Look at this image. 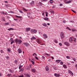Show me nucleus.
Returning a JSON list of instances; mask_svg holds the SVG:
<instances>
[{
  "mask_svg": "<svg viewBox=\"0 0 77 77\" xmlns=\"http://www.w3.org/2000/svg\"><path fill=\"white\" fill-rule=\"evenodd\" d=\"M70 42L72 43H75V38H74L73 37H71L69 39Z\"/></svg>",
  "mask_w": 77,
  "mask_h": 77,
  "instance_id": "f257e3e1",
  "label": "nucleus"
},
{
  "mask_svg": "<svg viewBox=\"0 0 77 77\" xmlns=\"http://www.w3.org/2000/svg\"><path fill=\"white\" fill-rule=\"evenodd\" d=\"M15 41L16 42L17 44L18 43L19 44H20L22 42V41L21 40L18 39L17 38L15 39Z\"/></svg>",
  "mask_w": 77,
  "mask_h": 77,
  "instance_id": "f03ea898",
  "label": "nucleus"
},
{
  "mask_svg": "<svg viewBox=\"0 0 77 77\" xmlns=\"http://www.w3.org/2000/svg\"><path fill=\"white\" fill-rule=\"evenodd\" d=\"M37 32V31L36 30L34 29H31L30 31V32L31 33H32L33 34L34 33H35L36 32Z\"/></svg>",
  "mask_w": 77,
  "mask_h": 77,
  "instance_id": "7ed1b4c3",
  "label": "nucleus"
},
{
  "mask_svg": "<svg viewBox=\"0 0 77 77\" xmlns=\"http://www.w3.org/2000/svg\"><path fill=\"white\" fill-rule=\"evenodd\" d=\"M64 44L65 45H66V46H70V44H69V42H64Z\"/></svg>",
  "mask_w": 77,
  "mask_h": 77,
  "instance_id": "20e7f679",
  "label": "nucleus"
},
{
  "mask_svg": "<svg viewBox=\"0 0 77 77\" xmlns=\"http://www.w3.org/2000/svg\"><path fill=\"white\" fill-rule=\"evenodd\" d=\"M60 36L61 39H63V38H64V34H63V33L61 32Z\"/></svg>",
  "mask_w": 77,
  "mask_h": 77,
  "instance_id": "39448f33",
  "label": "nucleus"
},
{
  "mask_svg": "<svg viewBox=\"0 0 77 77\" xmlns=\"http://www.w3.org/2000/svg\"><path fill=\"white\" fill-rule=\"evenodd\" d=\"M17 51L18 53H21L22 52V51L20 48L18 49Z\"/></svg>",
  "mask_w": 77,
  "mask_h": 77,
  "instance_id": "423d86ee",
  "label": "nucleus"
},
{
  "mask_svg": "<svg viewBox=\"0 0 77 77\" xmlns=\"http://www.w3.org/2000/svg\"><path fill=\"white\" fill-rule=\"evenodd\" d=\"M10 41H11V44H12L14 42V41L13 40V38H11L10 39Z\"/></svg>",
  "mask_w": 77,
  "mask_h": 77,
  "instance_id": "0eeeda50",
  "label": "nucleus"
},
{
  "mask_svg": "<svg viewBox=\"0 0 77 77\" xmlns=\"http://www.w3.org/2000/svg\"><path fill=\"white\" fill-rule=\"evenodd\" d=\"M54 75L55 76V77H60V74H59L55 73L54 74Z\"/></svg>",
  "mask_w": 77,
  "mask_h": 77,
  "instance_id": "6e6552de",
  "label": "nucleus"
},
{
  "mask_svg": "<svg viewBox=\"0 0 77 77\" xmlns=\"http://www.w3.org/2000/svg\"><path fill=\"white\" fill-rule=\"evenodd\" d=\"M45 69L46 71H49V67H48V66H46L45 68Z\"/></svg>",
  "mask_w": 77,
  "mask_h": 77,
  "instance_id": "1a4fd4ad",
  "label": "nucleus"
},
{
  "mask_svg": "<svg viewBox=\"0 0 77 77\" xmlns=\"http://www.w3.org/2000/svg\"><path fill=\"white\" fill-rule=\"evenodd\" d=\"M23 44L24 45H25L26 47H28L29 45V44L27 43H23Z\"/></svg>",
  "mask_w": 77,
  "mask_h": 77,
  "instance_id": "9d476101",
  "label": "nucleus"
},
{
  "mask_svg": "<svg viewBox=\"0 0 77 77\" xmlns=\"http://www.w3.org/2000/svg\"><path fill=\"white\" fill-rule=\"evenodd\" d=\"M37 42L38 44H42V42H41V41L40 40H38Z\"/></svg>",
  "mask_w": 77,
  "mask_h": 77,
  "instance_id": "9b49d317",
  "label": "nucleus"
},
{
  "mask_svg": "<svg viewBox=\"0 0 77 77\" xmlns=\"http://www.w3.org/2000/svg\"><path fill=\"white\" fill-rule=\"evenodd\" d=\"M43 36H44V38L45 39H46V38H47V37H48V36L47 35L45 34H44L43 35Z\"/></svg>",
  "mask_w": 77,
  "mask_h": 77,
  "instance_id": "f8f14e48",
  "label": "nucleus"
},
{
  "mask_svg": "<svg viewBox=\"0 0 77 77\" xmlns=\"http://www.w3.org/2000/svg\"><path fill=\"white\" fill-rule=\"evenodd\" d=\"M31 71H32V72H35V71H36V70L35 69H31Z\"/></svg>",
  "mask_w": 77,
  "mask_h": 77,
  "instance_id": "ddd939ff",
  "label": "nucleus"
},
{
  "mask_svg": "<svg viewBox=\"0 0 77 77\" xmlns=\"http://www.w3.org/2000/svg\"><path fill=\"white\" fill-rule=\"evenodd\" d=\"M31 39L32 41H33V40L36 39V38L35 37H32L31 38Z\"/></svg>",
  "mask_w": 77,
  "mask_h": 77,
  "instance_id": "4468645a",
  "label": "nucleus"
},
{
  "mask_svg": "<svg viewBox=\"0 0 77 77\" xmlns=\"http://www.w3.org/2000/svg\"><path fill=\"white\" fill-rule=\"evenodd\" d=\"M24 75H26V76H25L24 77H30V75L28 74H24Z\"/></svg>",
  "mask_w": 77,
  "mask_h": 77,
  "instance_id": "2eb2a0df",
  "label": "nucleus"
},
{
  "mask_svg": "<svg viewBox=\"0 0 77 77\" xmlns=\"http://www.w3.org/2000/svg\"><path fill=\"white\" fill-rule=\"evenodd\" d=\"M56 62H57V63H59V62H61V60H56L55 61Z\"/></svg>",
  "mask_w": 77,
  "mask_h": 77,
  "instance_id": "dca6fc26",
  "label": "nucleus"
},
{
  "mask_svg": "<svg viewBox=\"0 0 77 77\" xmlns=\"http://www.w3.org/2000/svg\"><path fill=\"white\" fill-rule=\"evenodd\" d=\"M30 30V28H27L26 29V32H28V31H29Z\"/></svg>",
  "mask_w": 77,
  "mask_h": 77,
  "instance_id": "f3484780",
  "label": "nucleus"
},
{
  "mask_svg": "<svg viewBox=\"0 0 77 77\" xmlns=\"http://www.w3.org/2000/svg\"><path fill=\"white\" fill-rule=\"evenodd\" d=\"M9 72L11 73H13L14 72V71L13 70H12L9 69Z\"/></svg>",
  "mask_w": 77,
  "mask_h": 77,
  "instance_id": "a211bd4d",
  "label": "nucleus"
},
{
  "mask_svg": "<svg viewBox=\"0 0 77 77\" xmlns=\"http://www.w3.org/2000/svg\"><path fill=\"white\" fill-rule=\"evenodd\" d=\"M15 17H17V18H22V17L21 16H18L17 15H15Z\"/></svg>",
  "mask_w": 77,
  "mask_h": 77,
  "instance_id": "6ab92c4d",
  "label": "nucleus"
},
{
  "mask_svg": "<svg viewBox=\"0 0 77 77\" xmlns=\"http://www.w3.org/2000/svg\"><path fill=\"white\" fill-rule=\"evenodd\" d=\"M63 66L65 68H66V69L67 68V66L66 65H64V64L63 65Z\"/></svg>",
  "mask_w": 77,
  "mask_h": 77,
  "instance_id": "aec40b11",
  "label": "nucleus"
},
{
  "mask_svg": "<svg viewBox=\"0 0 77 77\" xmlns=\"http://www.w3.org/2000/svg\"><path fill=\"white\" fill-rule=\"evenodd\" d=\"M52 67L54 68L55 70H57V69L56 67L54 66H53Z\"/></svg>",
  "mask_w": 77,
  "mask_h": 77,
  "instance_id": "412c9836",
  "label": "nucleus"
},
{
  "mask_svg": "<svg viewBox=\"0 0 77 77\" xmlns=\"http://www.w3.org/2000/svg\"><path fill=\"white\" fill-rule=\"evenodd\" d=\"M5 58L7 59V60H9V56H7L5 57Z\"/></svg>",
  "mask_w": 77,
  "mask_h": 77,
  "instance_id": "4be33fe9",
  "label": "nucleus"
},
{
  "mask_svg": "<svg viewBox=\"0 0 77 77\" xmlns=\"http://www.w3.org/2000/svg\"><path fill=\"white\" fill-rule=\"evenodd\" d=\"M31 4L32 5V6H33L34 5V4H35V3L34 1H32V2L31 3Z\"/></svg>",
  "mask_w": 77,
  "mask_h": 77,
  "instance_id": "5701e85b",
  "label": "nucleus"
},
{
  "mask_svg": "<svg viewBox=\"0 0 77 77\" xmlns=\"http://www.w3.org/2000/svg\"><path fill=\"white\" fill-rule=\"evenodd\" d=\"M23 11H28V10H27L26 9V8H23Z\"/></svg>",
  "mask_w": 77,
  "mask_h": 77,
  "instance_id": "b1692460",
  "label": "nucleus"
},
{
  "mask_svg": "<svg viewBox=\"0 0 77 77\" xmlns=\"http://www.w3.org/2000/svg\"><path fill=\"white\" fill-rule=\"evenodd\" d=\"M54 42H55V43H58V41H57L56 39H54Z\"/></svg>",
  "mask_w": 77,
  "mask_h": 77,
  "instance_id": "393cba45",
  "label": "nucleus"
},
{
  "mask_svg": "<svg viewBox=\"0 0 77 77\" xmlns=\"http://www.w3.org/2000/svg\"><path fill=\"white\" fill-rule=\"evenodd\" d=\"M44 20H46V21H47L48 20V17L45 18H44Z\"/></svg>",
  "mask_w": 77,
  "mask_h": 77,
  "instance_id": "a878e982",
  "label": "nucleus"
},
{
  "mask_svg": "<svg viewBox=\"0 0 77 77\" xmlns=\"http://www.w3.org/2000/svg\"><path fill=\"white\" fill-rule=\"evenodd\" d=\"M71 2V1H67L66 2V3L67 4V3H70Z\"/></svg>",
  "mask_w": 77,
  "mask_h": 77,
  "instance_id": "bb28decb",
  "label": "nucleus"
},
{
  "mask_svg": "<svg viewBox=\"0 0 77 77\" xmlns=\"http://www.w3.org/2000/svg\"><path fill=\"white\" fill-rule=\"evenodd\" d=\"M72 32H75V31H76V29H72Z\"/></svg>",
  "mask_w": 77,
  "mask_h": 77,
  "instance_id": "cd10ccee",
  "label": "nucleus"
},
{
  "mask_svg": "<svg viewBox=\"0 0 77 77\" xmlns=\"http://www.w3.org/2000/svg\"><path fill=\"white\" fill-rule=\"evenodd\" d=\"M42 25L43 26H45V27H46V26H47V24L45 23H44Z\"/></svg>",
  "mask_w": 77,
  "mask_h": 77,
  "instance_id": "c85d7f7f",
  "label": "nucleus"
},
{
  "mask_svg": "<svg viewBox=\"0 0 77 77\" xmlns=\"http://www.w3.org/2000/svg\"><path fill=\"white\" fill-rule=\"evenodd\" d=\"M51 14H52V15H54V11H50Z\"/></svg>",
  "mask_w": 77,
  "mask_h": 77,
  "instance_id": "c756f323",
  "label": "nucleus"
},
{
  "mask_svg": "<svg viewBox=\"0 0 77 77\" xmlns=\"http://www.w3.org/2000/svg\"><path fill=\"white\" fill-rule=\"evenodd\" d=\"M2 19L3 21H5V17H2Z\"/></svg>",
  "mask_w": 77,
  "mask_h": 77,
  "instance_id": "7c9ffc66",
  "label": "nucleus"
},
{
  "mask_svg": "<svg viewBox=\"0 0 77 77\" xmlns=\"http://www.w3.org/2000/svg\"><path fill=\"white\" fill-rule=\"evenodd\" d=\"M50 3H53V0H50Z\"/></svg>",
  "mask_w": 77,
  "mask_h": 77,
  "instance_id": "2f4dec72",
  "label": "nucleus"
},
{
  "mask_svg": "<svg viewBox=\"0 0 77 77\" xmlns=\"http://www.w3.org/2000/svg\"><path fill=\"white\" fill-rule=\"evenodd\" d=\"M23 67V66H20L19 68V69H21V68Z\"/></svg>",
  "mask_w": 77,
  "mask_h": 77,
  "instance_id": "473e14b6",
  "label": "nucleus"
},
{
  "mask_svg": "<svg viewBox=\"0 0 77 77\" xmlns=\"http://www.w3.org/2000/svg\"><path fill=\"white\" fill-rule=\"evenodd\" d=\"M24 70V69L23 68H22L20 70V72H21V71H23Z\"/></svg>",
  "mask_w": 77,
  "mask_h": 77,
  "instance_id": "72a5a7b5",
  "label": "nucleus"
},
{
  "mask_svg": "<svg viewBox=\"0 0 77 77\" xmlns=\"http://www.w3.org/2000/svg\"><path fill=\"white\" fill-rule=\"evenodd\" d=\"M66 29H67L68 30H70V31H71V29H70L68 27H67L66 28Z\"/></svg>",
  "mask_w": 77,
  "mask_h": 77,
  "instance_id": "f704fd0d",
  "label": "nucleus"
},
{
  "mask_svg": "<svg viewBox=\"0 0 77 77\" xmlns=\"http://www.w3.org/2000/svg\"><path fill=\"white\" fill-rule=\"evenodd\" d=\"M66 58L67 59H70V57L68 56H66Z\"/></svg>",
  "mask_w": 77,
  "mask_h": 77,
  "instance_id": "c9c22d12",
  "label": "nucleus"
},
{
  "mask_svg": "<svg viewBox=\"0 0 77 77\" xmlns=\"http://www.w3.org/2000/svg\"><path fill=\"white\" fill-rule=\"evenodd\" d=\"M31 62H32V64H33V65H34V64H35V62H33V61H32V60H31Z\"/></svg>",
  "mask_w": 77,
  "mask_h": 77,
  "instance_id": "e433bc0d",
  "label": "nucleus"
},
{
  "mask_svg": "<svg viewBox=\"0 0 77 77\" xmlns=\"http://www.w3.org/2000/svg\"><path fill=\"white\" fill-rule=\"evenodd\" d=\"M46 17H48V13L47 12H45Z\"/></svg>",
  "mask_w": 77,
  "mask_h": 77,
  "instance_id": "4c0bfd02",
  "label": "nucleus"
},
{
  "mask_svg": "<svg viewBox=\"0 0 77 77\" xmlns=\"http://www.w3.org/2000/svg\"><path fill=\"white\" fill-rule=\"evenodd\" d=\"M8 30H13V28H10L8 29Z\"/></svg>",
  "mask_w": 77,
  "mask_h": 77,
  "instance_id": "58836bf2",
  "label": "nucleus"
},
{
  "mask_svg": "<svg viewBox=\"0 0 77 77\" xmlns=\"http://www.w3.org/2000/svg\"><path fill=\"white\" fill-rule=\"evenodd\" d=\"M60 64L61 65H63V62H60Z\"/></svg>",
  "mask_w": 77,
  "mask_h": 77,
  "instance_id": "ea45409f",
  "label": "nucleus"
},
{
  "mask_svg": "<svg viewBox=\"0 0 77 77\" xmlns=\"http://www.w3.org/2000/svg\"><path fill=\"white\" fill-rule=\"evenodd\" d=\"M24 76L23 75H20L19 76V77H23Z\"/></svg>",
  "mask_w": 77,
  "mask_h": 77,
  "instance_id": "a19ab883",
  "label": "nucleus"
},
{
  "mask_svg": "<svg viewBox=\"0 0 77 77\" xmlns=\"http://www.w3.org/2000/svg\"><path fill=\"white\" fill-rule=\"evenodd\" d=\"M73 60L74 61V62H75L76 61V59H75V58H72Z\"/></svg>",
  "mask_w": 77,
  "mask_h": 77,
  "instance_id": "79ce46f5",
  "label": "nucleus"
},
{
  "mask_svg": "<svg viewBox=\"0 0 77 77\" xmlns=\"http://www.w3.org/2000/svg\"><path fill=\"white\" fill-rule=\"evenodd\" d=\"M11 74H8L7 76H9V77H10V76H11Z\"/></svg>",
  "mask_w": 77,
  "mask_h": 77,
  "instance_id": "37998d69",
  "label": "nucleus"
},
{
  "mask_svg": "<svg viewBox=\"0 0 77 77\" xmlns=\"http://www.w3.org/2000/svg\"><path fill=\"white\" fill-rule=\"evenodd\" d=\"M11 49L9 48L8 49L7 51H9V52H10V51H11Z\"/></svg>",
  "mask_w": 77,
  "mask_h": 77,
  "instance_id": "c03bdc74",
  "label": "nucleus"
},
{
  "mask_svg": "<svg viewBox=\"0 0 77 77\" xmlns=\"http://www.w3.org/2000/svg\"><path fill=\"white\" fill-rule=\"evenodd\" d=\"M19 11L20 12V13H21V14H23V11H22L21 10H19Z\"/></svg>",
  "mask_w": 77,
  "mask_h": 77,
  "instance_id": "a18cd8bd",
  "label": "nucleus"
},
{
  "mask_svg": "<svg viewBox=\"0 0 77 77\" xmlns=\"http://www.w3.org/2000/svg\"><path fill=\"white\" fill-rule=\"evenodd\" d=\"M1 53H4V52L3 51V50H1Z\"/></svg>",
  "mask_w": 77,
  "mask_h": 77,
  "instance_id": "49530a36",
  "label": "nucleus"
},
{
  "mask_svg": "<svg viewBox=\"0 0 77 77\" xmlns=\"http://www.w3.org/2000/svg\"><path fill=\"white\" fill-rule=\"evenodd\" d=\"M47 0H42L41 1L42 2H47Z\"/></svg>",
  "mask_w": 77,
  "mask_h": 77,
  "instance_id": "de8ad7c7",
  "label": "nucleus"
},
{
  "mask_svg": "<svg viewBox=\"0 0 77 77\" xmlns=\"http://www.w3.org/2000/svg\"><path fill=\"white\" fill-rule=\"evenodd\" d=\"M14 62H15V63H16V64H17V60H15V61H14Z\"/></svg>",
  "mask_w": 77,
  "mask_h": 77,
  "instance_id": "09e8293b",
  "label": "nucleus"
},
{
  "mask_svg": "<svg viewBox=\"0 0 77 77\" xmlns=\"http://www.w3.org/2000/svg\"><path fill=\"white\" fill-rule=\"evenodd\" d=\"M63 23H66V21H65V20H64L63 21Z\"/></svg>",
  "mask_w": 77,
  "mask_h": 77,
  "instance_id": "8fccbe9b",
  "label": "nucleus"
},
{
  "mask_svg": "<svg viewBox=\"0 0 77 77\" xmlns=\"http://www.w3.org/2000/svg\"><path fill=\"white\" fill-rule=\"evenodd\" d=\"M4 14L5 15H8V13L6 12H4Z\"/></svg>",
  "mask_w": 77,
  "mask_h": 77,
  "instance_id": "3c124183",
  "label": "nucleus"
},
{
  "mask_svg": "<svg viewBox=\"0 0 77 77\" xmlns=\"http://www.w3.org/2000/svg\"><path fill=\"white\" fill-rule=\"evenodd\" d=\"M68 71L69 73H71V72H72V71H71L70 70H69Z\"/></svg>",
  "mask_w": 77,
  "mask_h": 77,
  "instance_id": "603ef678",
  "label": "nucleus"
},
{
  "mask_svg": "<svg viewBox=\"0 0 77 77\" xmlns=\"http://www.w3.org/2000/svg\"><path fill=\"white\" fill-rule=\"evenodd\" d=\"M45 55H46V56H50V55L49 54H46Z\"/></svg>",
  "mask_w": 77,
  "mask_h": 77,
  "instance_id": "864d4df0",
  "label": "nucleus"
},
{
  "mask_svg": "<svg viewBox=\"0 0 77 77\" xmlns=\"http://www.w3.org/2000/svg\"><path fill=\"white\" fill-rule=\"evenodd\" d=\"M59 45H60V46H62V43H59Z\"/></svg>",
  "mask_w": 77,
  "mask_h": 77,
  "instance_id": "5fc2aeb1",
  "label": "nucleus"
},
{
  "mask_svg": "<svg viewBox=\"0 0 77 77\" xmlns=\"http://www.w3.org/2000/svg\"><path fill=\"white\" fill-rule=\"evenodd\" d=\"M35 59H37V60H38V57H37L35 56Z\"/></svg>",
  "mask_w": 77,
  "mask_h": 77,
  "instance_id": "6e6d98bb",
  "label": "nucleus"
},
{
  "mask_svg": "<svg viewBox=\"0 0 77 77\" xmlns=\"http://www.w3.org/2000/svg\"><path fill=\"white\" fill-rule=\"evenodd\" d=\"M6 25H8L9 24V23H5Z\"/></svg>",
  "mask_w": 77,
  "mask_h": 77,
  "instance_id": "4d7b16f0",
  "label": "nucleus"
},
{
  "mask_svg": "<svg viewBox=\"0 0 77 77\" xmlns=\"http://www.w3.org/2000/svg\"><path fill=\"white\" fill-rule=\"evenodd\" d=\"M71 74L72 76H73V75H74V74H73V73H72Z\"/></svg>",
  "mask_w": 77,
  "mask_h": 77,
  "instance_id": "13d9d810",
  "label": "nucleus"
},
{
  "mask_svg": "<svg viewBox=\"0 0 77 77\" xmlns=\"http://www.w3.org/2000/svg\"><path fill=\"white\" fill-rule=\"evenodd\" d=\"M42 58L43 59H45V57H44L43 56H42Z\"/></svg>",
  "mask_w": 77,
  "mask_h": 77,
  "instance_id": "bf43d9fd",
  "label": "nucleus"
},
{
  "mask_svg": "<svg viewBox=\"0 0 77 77\" xmlns=\"http://www.w3.org/2000/svg\"><path fill=\"white\" fill-rule=\"evenodd\" d=\"M2 14H5V12L4 13V12H3V11H2Z\"/></svg>",
  "mask_w": 77,
  "mask_h": 77,
  "instance_id": "052dcab7",
  "label": "nucleus"
},
{
  "mask_svg": "<svg viewBox=\"0 0 77 77\" xmlns=\"http://www.w3.org/2000/svg\"><path fill=\"white\" fill-rule=\"evenodd\" d=\"M51 57L52 59H54V57Z\"/></svg>",
  "mask_w": 77,
  "mask_h": 77,
  "instance_id": "680f3d73",
  "label": "nucleus"
},
{
  "mask_svg": "<svg viewBox=\"0 0 77 77\" xmlns=\"http://www.w3.org/2000/svg\"><path fill=\"white\" fill-rule=\"evenodd\" d=\"M35 53H34L32 55L33 56H35Z\"/></svg>",
  "mask_w": 77,
  "mask_h": 77,
  "instance_id": "e2e57ef3",
  "label": "nucleus"
},
{
  "mask_svg": "<svg viewBox=\"0 0 77 77\" xmlns=\"http://www.w3.org/2000/svg\"><path fill=\"white\" fill-rule=\"evenodd\" d=\"M47 25H48V26H49V25H50V23H48L47 24Z\"/></svg>",
  "mask_w": 77,
  "mask_h": 77,
  "instance_id": "0e129e2a",
  "label": "nucleus"
},
{
  "mask_svg": "<svg viewBox=\"0 0 77 77\" xmlns=\"http://www.w3.org/2000/svg\"><path fill=\"white\" fill-rule=\"evenodd\" d=\"M71 11H72L73 12H75L74 11V10H71Z\"/></svg>",
  "mask_w": 77,
  "mask_h": 77,
  "instance_id": "69168bd1",
  "label": "nucleus"
},
{
  "mask_svg": "<svg viewBox=\"0 0 77 77\" xmlns=\"http://www.w3.org/2000/svg\"><path fill=\"white\" fill-rule=\"evenodd\" d=\"M14 20H15V21H17V19H14Z\"/></svg>",
  "mask_w": 77,
  "mask_h": 77,
  "instance_id": "338daca9",
  "label": "nucleus"
},
{
  "mask_svg": "<svg viewBox=\"0 0 77 77\" xmlns=\"http://www.w3.org/2000/svg\"><path fill=\"white\" fill-rule=\"evenodd\" d=\"M5 3H8V2L6 1H5Z\"/></svg>",
  "mask_w": 77,
  "mask_h": 77,
  "instance_id": "774afa93",
  "label": "nucleus"
}]
</instances>
